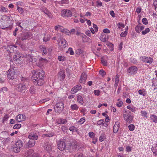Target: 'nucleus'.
Instances as JSON below:
<instances>
[{
	"mask_svg": "<svg viewBox=\"0 0 157 157\" xmlns=\"http://www.w3.org/2000/svg\"><path fill=\"white\" fill-rule=\"evenodd\" d=\"M85 121V117L82 118L80 119V120L78 121L77 123L80 124H82Z\"/></svg>",
	"mask_w": 157,
	"mask_h": 157,
	"instance_id": "37",
	"label": "nucleus"
},
{
	"mask_svg": "<svg viewBox=\"0 0 157 157\" xmlns=\"http://www.w3.org/2000/svg\"><path fill=\"white\" fill-rule=\"evenodd\" d=\"M99 73L102 77H104L106 74L105 71L102 69L99 71Z\"/></svg>",
	"mask_w": 157,
	"mask_h": 157,
	"instance_id": "41",
	"label": "nucleus"
},
{
	"mask_svg": "<svg viewBox=\"0 0 157 157\" xmlns=\"http://www.w3.org/2000/svg\"><path fill=\"white\" fill-rule=\"evenodd\" d=\"M58 78L61 80H63L65 78V71H60L58 73Z\"/></svg>",
	"mask_w": 157,
	"mask_h": 157,
	"instance_id": "17",
	"label": "nucleus"
},
{
	"mask_svg": "<svg viewBox=\"0 0 157 157\" xmlns=\"http://www.w3.org/2000/svg\"><path fill=\"white\" fill-rule=\"evenodd\" d=\"M32 81L36 86H41L44 83V78L45 76V73L43 70H33L32 71Z\"/></svg>",
	"mask_w": 157,
	"mask_h": 157,
	"instance_id": "1",
	"label": "nucleus"
},
{
	"mask_svg": "<svg viewBox=\"0 0 157 157\" xmlns=\"http://www.w3.org/2000/svg\"><path fill=\"white\" fill-rule=\"evenodd\" d=\"M97 6H99L100 7L102 5V3L100 1H97Z\"/></svg>",
	"mask_w": 157,
	"mask_h": 157,
	"instance_id": "62",
	"label": "nucleus"
},
{
	"mask_svg": "<svg viewBox=\"0 0 157 157\" xmlns=\"http://www.w3.org/2000/svg\"><path fill=\"white\" fill-rule=\"evenodd\" d=\"M128 127L129 130L130 131H133L135 128V126L133 124L129 125Z\"/></svg>",
	"mask_w": 157,
	"mask_h": 157,
	"instance_id": "42",
	"label": "nucleus"
},
{
	"mask_svg": "<svg viewBox=\"0 0 157 157\" xmlns=\"http://www.w3.org/2000/svg\"><path fill=\"white\" fill-rule=\"evenodd\" d=\"M135 29L137 33H139L140 32V25H136L135 27Z\"/></svg>",
	"mask_w": 157,
	"mask_h": 157,
	"instance_id": "40",
	"label": "nucleus"
},
{
	"mask_svg": "<svg viewBox=\"0 0 157 157\" xmlns=\"http://www.w3.org/2000/svg\"><path fill=\"white\" fill-rule=\"evenodd\" d=\"M141 61L146 63L151 64L153 62V59L150 57H147L145 56H142L140 57Z\"/></svg>",
	"mask_w": 157,
	"mask_h": 157,
	"instance_id": "11",
	"label": "nucleus"
},
{
	"mask_svg": "<svg viewBox=\"0 0 157 157\" xmlns=\"http://www.w3.org/2000/svg\"><path fill=\"white\" fill-rule=\"evenodd\" d=\"M150 118L153 122L155 123H157V117L155 115L153 114L151 115Z\"/></svg>",
	"mask_w": 157,
	"mask_h": 157,
	"instance_id": "30",
	"label": "nucleus"
},
{
	"mask_svg": "<svg viewBox=\"0 0 157 157\" xmlns=\"http://www.w3.org/2000/svg\"><path fill=\"white\" fill-rule=\"evenodd\" d=\"M21 56L19 54H17L15 55L13 58L14 63L16 64L20 63H21L20 59Z\"/></svg>",
	"mask_w": 157,
	"mask_h": 157,
	"instance_id": "12",
	"label": "nucleus"
},
{
	"mask_svg": "<svg viewBox=\"0 0 157 157\" xmlns=\"http://www.w3.org/2000/svg\"><path fill=\"white\" fill-rule=\"evenodd\" d=\"M94 93L95 95L98 96L100 95V91L99 90H94Z\"/></svg>",
	"mask_w": 157,
	"mask_h": 157,
	"instance_id": "54",
	"label": "nucleus"
},
{
	"mask_svg": "<svg viewBox=\"0 0 157 157\" xmlns=\"http://www.w3.org/2000/svg\"><path fill=\"white\" fill-rule=\"evenodd\" d=\"M101 62L102 64L103 65H104L105 66H106L107 65V62L104 59H102L101 60Z\"/></svg>",
	"mask_w": 157,
	"mask_h": 157,
	"instance_id": "64",
	"label": "nucleus"
},
{
	"mask_svg": "<svg viewBox=\"0 0 157 157\" xmlns=\"http://www.w3.org/2000/svg\"><path fill=\"white\" fill-rule=\"evenodd\" d=\"M16 24L17 25L20 27L21 29L23 28V26H24L23 23L22 24L21 22L18 21L16 23Z\"/></svg>",
	"mask_w": 157,
	"mask_h": 157,
	"instance_id": "50",
	"label": "nucleus"
},
{
	"mask_svg": "<svg viewBox=\"0 0 157 157\" xmlns=\"http://www.w3.org/2000/svg\"><path fill=\"white\" fill-rule=\"evenodd\" d=\"M104 121L103 119L100 120L98 121L97 123V124L98 125H101L104 124Z\"/></svg>",
	"mask_w": 157,
	"mask_h": 157,
	"instance_id": "43",
	"label": "nucleus"
},
{
	"mask_svg": "<svg viewBox=\"0 0 157 157\" xmlns=\"http://www.w3.org/2000/svg\"><path fill=\"white\" fill-rule=\"evenodd\" d=\"M151 150L155 155H157V144L153 145V146L152 147Z\"/></svg>",
	"mask_w": 157,
	"mask_h": 157,
	"instance_id": "27",
	"label": "nucleus"
},
{
	"mask_svg": "<svg viewBox=\"0 0 157 157\" xmlns=\"http://www.w3.org/2000/svg\"><path fill=\"white\" fill-rule=\"evenodd\" d=\"M30 36L28 33H22L20 37L17 38V40L18 39H21V40H25L27 39Z\"/></svg>",
	"mask_w": 157,
	"mask_h": 157,
	"instance_id": "15",
	"label": "nucleus"
},
{
	"mask_svg": "<svg viewBox=\"0 0 157 157\" xmlns=\"http://www.w3.org/2000/svg\"><path fill=\"white\" fill-rule=\"evenodd\" d=\"M36 144V141L29 139V140L26 144V147L27 148H31L34 147Z\"/></svg>",
	"mask_w": 157,
	"mask_h": 157,
	"instance_id": "13",
	"label": "nucleus"
},
{
	"mask_svg": "<svg viewBox=\"0 0 157 157\" xmlns=\"http://www.w3.org/2000/svg\"><path fill=\"white\" fill-rule=\"evenodd\" d=\"M43 12H44V13L46 14L48 17L50 18H52V13L47 10L45 9V10H43Z\"/></svg>",
	"mask_w": 157,
	"mask_h": 157,
	"instance_id": "26",
	"label": "nucleus"
},
{
	"mask_svg": "<svg viewBox=\"0 0 157 157\" xmlns=\"http://www.w3.org/2000/svg\"><path fill=\"white\" fill-rule=\"evenodd\" d=\"M93 27L94 29L96 32H97L98 31V28L96 25L94 24L93 23Z\"/></svg>",
	"mask_w": 157,
	"mask_h": 157,
	"instance_id": "61",
	"label": "nucleus"
},
{
	"mask_svg": "<svg viewBox=\"0 0 157 157\" xmlns=\"http://www.w3.org/2000/svg\"><path fill=\"white\" fill-rule=\"evenodd\" d=\"M16 76L14 69H10L7 72V77L10 80L14 79Z\"/></svg>",
	"mask_w": 157,
	"mask_h": 157,
	"instance_id": "7",
	"label": "nucleus"
},
{
	"mask_svg": "<svg viewBox=\"0 0 157 157\" xmlns=\"http://www.w3.org/2000/svg\"><path fill=\"white\" fill-rule=\"evenodd\" d=\"M66 58L63 56H59L58 57V59L59 61L63 62L66 60Z\"/></svg>",
	"mask_w": 157,
	"mask_h": 157,
	"instance_id": "32",
	"label": "nucleus"
},
{
	"mask_svg": "<svg viewBox=\"0 0 157 157\" xmlns=\"http://www.w3.org/2000/svg\"><path fill=\"white\" fill-rule=\"evenodd\" d=\"M9 116L8 114H6L4 117H3V119H2V121L3 123L5 121H7V120L9 118Z\"/></svg>",
	"mask_w": 157,
	"mask_h": 157,
	"instance_id": "46",
	"label": "nucleus"
},
{
	"mask_svg": "<svg viewBox=\"0 0 157 157\" xmlns=\"http://www.w3.org/2000/svg\"><path fill=\"white\" fill-rule=\"evenodd\" d=\"M54 133H49L48 134H45L44 135V136L47 137H51L53 136L54 135Z\"/></svg>",
	"mask_w": 157,
	"mask_h": 157,
	"instance_id": "51",
	"label": "nucleus"
},
{
	"mask_svg": "<svg viewBox=\"0 0 157 157\" xmlns=\"http://www.w3.org/2000/svg\"><path fill=\"white\" fill-rule=\"evenodd\" d=\"M77 91L76 90V89H75V86H74L71 90V94H73L75 93H76L77 92Z\"/></svg>",
	"mask_w": 157,
	"mask_h": 157,
	"instance_id": "47",
	"label": "nucleus"
},
{
	"mask_svg": "<svg viewBox=\"0 0 157 157\" xmlns=\"http://www.w3.org/2000/svg\"><path fill=\"white\" fill-rule=\"evenodd\" d=\"M117 26L118 27V28L119 29H120L121 27H122V28H124L125 26L124 25L122 24L120 22L118 24H117Z\"/></svg>",
	"mask_w": 157,
	"mask_h": 157,
	"instance_id": "52",
	"label": "nucleus"
},
{
	"mask_svg": "<svg viewBox=\"0 0 157 157\" xmlns=\"http://www.w3.org/2000/svg\"><path fill=\"white\" fill-rule=\"evenodd\" d=\"M64 108V104L62 101L57 102L55 106L54 110L56 113H60L63 110Z\"/></svg>",
	"mask_w": 157,
	"mask_h": 157,
	"instance_id": "4",
	"label": "nucleus"
},
{
	"mask_svg": "<svg viewBox=\"0 0 157 157\" xmlns=\"http://www.w3.org/2000/svg\"><path fill=\"white\" fill-rule=\"evenodd\" d=\"M58 42H59V43H61V44H62L63 48H65L66 47V46L67 45V42L66 40L63 39H61L59 40H57Z\"/></svg>",
	"mask_w": 157,
	"mask_h": 157,
	"instance_id": "21",
	"label": "nucleus"
},
{
	"mask_svg": "<svg viewBox=\"0 0 157 157\" xmlns=\"http://www.w3.org/2000/svg\"><path fill=\"white\" fill-rule=\"evenodd\" d=\"M58 26L59 28L60 29V31L63 33H64V30H65V29H64V28L63 27L61 26H60V25H58Z\"/></svg>",
	"mask_w": 157,
	"mask_h": 157,
	"instance_id": "63",
	"label": "nucleus"
},
{
	"mask_svg": "<svg viewBox=\"0 0 157 157\" xmlns=\"http://www.w3.org/2000/svg\"><path fill=\"white\" fill-rule=\"evenodd\" d=\"M100 39L101 41L103 42H105L107 40L106 36L105 35L101 36L100 37Z\"/></svg>",
	"mask_w": 157,
	"mask_h": 157,
	"instance_id": "35",
	"label": "nucleus"
},
{
	"mask_svg": "<svg viewBox=\"0 0 157 157\" xmlns=\"http://www.w3.org/2000/svg\"><path fill=\"white\" fill-rule=\"evenodd\" d=\"M86 79L87 75L85 73H82L81 75L79 82L81 83H84Z\"/></svg>",
	"mask_w": 157,
	"mask_h": 157,
	"instance_id": "14",
	"label": "nucleus"
},
{
	"mask_svg": "<svg viewBox=\"0 0 157 157\" xmlns=\"http://www.w3.org/2000/svg\"><path fill=\"white\" fill-rule=\"evenodd\" d=\"M142 115L144 117L147 118V112L145 111H142L141 112Z\"/></svg>",
	"mask_w": 157,
	"mask_h": 157,
	"instance_id": "55",
	"label": "nucleus"
},
{
	"mask_svg": "<svg viewBox=\"0 0 157 157\" xmlns=\"http://www.w3.org/2000/svg\"><path fill=\"white\" fill-rule=\"evenodd\" d=\"M105 138V134H101V135L100 136L99 140L102 142L104 140V139Z\"/></svg>",
	"mask_w": 157,
	"mask_h": 157,
	"instance_id": "36",
	"label": "nucleus"
},
{
	"mask_svg": "<svg viewBox=\"0 0 157 157\" xmlns=\"http://www.w3.org/2000/svg\"><path fill=\"white\" fill-rule=\"evenodd\" d=\"M0 12H7V8L3 6H1Z\"/></svg>",
	"mask_w": 157,
	"mask_h": 157,
	"instance_id": "44",
	"label": "nucleus"
},
{
	"mask_svg": "<svg viewBox=\"0 0 157 157\" xmlns=\"http://www.w3.org/2000/svg\"><path fill=\"white\" fill-rule=\"evenodd\" d=\"M150 31V29L149 28H147L145 29V30L143 31L142 32V33L143 35H145L149 32Z\"/></svg>",
	"mask_w": 157,
	"mask_h": 157,
	"instance_id": "38",
	"label": "nucleus"
},
{
	"mask_svg": "<svg viewBox=\"0 0 157 157\" xmlns=\"http://www.w3.org/2000/svg\"><path fill=\"white\" fill-rule=\"evenodd\" d=\"M138 68L136 66H131L127 70L128 73L130 75H134L137 73Z\"/></svg>",
	"mask_w": 157,
	"mask_h": 157,
	"instance_id": "8",
	"label": "nucleus"
},
{
	"mask_svg": "<svg viewBox=\"0 0 157 157\" xmlns=\"http://www.w3.org/2000/svg\"><path fill=\"white\" fill-rule=\"evenodd\" d=\"M120 123L118 122H116L113 128V132L114 133H117L120 127Z\"/></svg>",
	"mask_w": 157,
	"mask_h": 157,
	"instance_id": "20",
	"label": "nucleus"
},
{
	"mask_svg": "<svg viewBox=\"0 0 157 157\" xmlns=\"http://www.w3.org/2000/svg\"><path fill=\"white\" fill-rule=\"evenodd\" d=\"M143 23L145 25H147L148 24V21L146 18H144L142 20Z\"/></svg>",
	"mask_w": 157,
	"mask_h": 157,
	"instance_id": "48",
	"label": "nucleus"
},
{
	"mask_svg": "<svg viewBox=\"0 0 157 157\" xmlns=\"http://www.w3.org/2000/svg\"><path fill=\"white\" fill-rule=\"evenodd\" d=\"M127 33L128 32L127 31H125L124 32H123L121 33L120 36L122 37H125L127 35Z\"/></svg>",
	"mask_w": 157,
	"mask_h": 157,
	"instance_id": "49",
	"label": "nucleus"
},
{
	"mask_svg": "<svg viewBox=\"0 0 157 157\" xmlns=\"http://www.w3.org/2000/svg\"><path fill=\"white\" fill-rule=\"evenodd\" d=\"M58 148L60 151H63L66 148V146L65 143V140H60L57 143Z\"/></svg>",
	"mask_w": 157,
	"mask_h": 157,
	"instance_id": "6",
	"label": "nucleus"
},
{
	"mask_svg": "<svg viewBox=\"0 0 157 157\" xmlns=\"http://www.w3.org/2000/svg\"><path fill=\"white\" fill-rule=\"evenodd\" d=\"M145 91H146L145 90H144V89H140L139 90L138 93L140 94L141 95H142L143 96H144L146 94Z\"/></svg>",
	"mask_w": 157,
	"mask_h": 157,
	"instance_id": "31",
	"label": "nucleus"
},
{
	"mask_svg": "<svg viewBox=\"0 0 157 157\" xmlns=\"http://www.w3.org/2000/svg\"><path fill=\"white\" fill-rule=\"evenodd\" d=\"M38 136L34 134H30L28 138L29 139L35 141L38 139Z\"/></svg>",
	"mask_w": 157,
	"mask_h": 157,
	"instance_id": "22",
	"label": "nucleus"
},
{
	"mask_svg": "<svg viewBox=\"0 0 157 157\" xmlns=\"http://www.w3.org/2000/svg\"><path fill=\"white\" fill-rule=\"evenodd\" d=\"M119 100H120L119 99H117V101H119V102L117 103V105L118 107H120L122 106V105H123V103L122 101H119Z\"/></svg>",
	"mask_w": 157,
	"mask_h": 157,
	"instance_id": "39",
	"label": "nucleus"
},
{
	"mask_svg": "<svg viewBox=\"0 0 157 157\" xmlns=\"http://www.w3.org/2000/svg\"><path fill=\"white\" fill-rule=\"evenodd\" d=\"M89 136L90 137L93 138L94 137L95 135L93 132H89Z\"/></svg>",
	"mask_w": 157,
	"mask_h": 157,
	"instance_id": "57",
	"label": "nucleus"
},
{
	"mask_svg": "<svg viewBox=\"0 0 157 157\" xmlns=\"http://www.w3.org/2000/svg\"><path fill=\"white\" fill-rule=\"evenodd\" d=\"M17 9L21 14H22L23 13L24 10L22 8H21L19 7H17Z\"/></svg>",
	"mask_w": 157,
	"mask_h": 157,
	"instance_id": "56",
	"label": "nucleus"
},
{
	"mask_svg": "<svg viewBox=\"0 0 157 157\" xmlns=\"http://www.w3.org/2000/svg\"><path fill=\"white\" fill-rule=\"evenodd\" d=\"M43 147L45 149L48 151H49L52 150L54 146L51 142L46 141L44 142Z\"/></svg>",
	"mask_w": 157,
	"mask_h": 157,
	"instance_id": "10",
	"label": "nucleus"
},
{
	"mask_svg": "<svg viewBox=\"0 0 157 157\" xmlns=\"http://www.w3.org/2000/svg\"><path fill=\"white\" fill-rule=\"evenodd\" d=\"M25 119V117L22 114H19L17 116L16 120L17 121L21 122L24 121Z\"/></svg>",
	"mask_w": 157,
	"mask_h": 157,
	"instance_id": "16",
	"label": "nucleus"
},
{
	"mask_svg": "<svg viewBox=\"0 0 157 157\" xmlns=\"http://www.w3.org/2000/svg\"><path fill=\"white\" fill-rule=\"evenodd\" d=\"M21 80L23 82H24V83L25 82V83L23 84H19L17 87L16 90L20 93V94H23L25 93L26 90V88L25 84H28V79L27 78H25L22 77L21 78Z\"/></svg>",
	"mask_w": 157,
	"mask_h": 157,
	"instance_id": "2",
	"label": "nucleus"
},
{
	"mask_svg": "<svg viewBox=\"0 0 157 157\" xmlns=\"http://www.w3.org/2000/svg\"><path fill=\"white\" fill-rule=\"evenodd\" d=\"M22 57L25 58L27 60L29 61L30 62H32L33 61V57L32 55H27V54H25V55H23V56H22Z\"/></svg>",
	"mask_w": 157,
	"mask_h": 157,
	"instance_id": "19",
	"label": "nucleus"
},
{
	"mask_svg": "<svg viewBox=\"0 0 157 157\" xmlns=\"http://www.w3.org/2000/svg\"><path fill=\"white\" fill-rule=\"evenodd\" d=\"M88 39V37L86 36L84 37V38H82V42H87Z\"/></svg>",
	"mask_w": 157,
	"mask_h": 157,
	"instance_id": "58",
	"label": "nucleus"
},
{
	"mask_svg": "<svg viewBox=\"0 0 157 157\" xmlns=\"http://www.w3.org/2000/svg\"><path fill=\"white\" fill-rule=\"evenodd\" d=\"M127 108L130 110H131L133 112H135L136 110V109L135 107L133 106H131L130 105H128L127 106Z\"/></svg>",
	"mask_w": 157,
	"mask_h": 157,
	"instance_id": "34",
	"label": "nucleus"
},
{
	"mask_svg": "<svg viewBox=\"0 0 157 157\" xmlns=\"http://www.w3.org/2000/svg\"><path fill=\"white\" fill-rule=\"evenodd\" d=\"M40 48L43 54H46L47 53V50L44 45H41L40 46Z\"/></svg>",
	"mask_w": 157,
	"mask_h": 157,
	"instance_id": "25",
	"label": "nucleus"
},
{
	"mask_svg": "<svg viewBox=\"0 0 157 157\" xmlns=\"http://www.w3.org/2000/svg\"><path fill=\"white\" fill-rule=\"evenodd\" d=\"M60 2L62 4H67L68 3V0H62Z\"/></svg>",
	"mask_w": 157,
	"mask_h": 157,
	"instance_id": "60",
	"label": "nucleus"
},
{
	"mask_svg": "<svg viewBox=\"0 0 157 157\" xmlns=\"http://www.w3.org/2000/svg\"><path fill=\"white\" fill-rule=\"evenodd\" d=\"M56 122L59 124H64L67 122V121L65 119L59 118L56 120Z\"/></svg>",
	"mask_w": 157,
	"mask_h": 157,
	"instance_id": "24",
	"label": "nucleus"
},
{
	"mask_svg": "<svg viewBox=\"0 0 157 157\" xmlns=\"http://www.w3.org/2000/svg\"><path fill=\"white\" fill-rule=\"evenodd\" d=\"M36 88L34 86H31L29 89V92L31 94H34L36 93Z\"/></svg>",
	"mask_w": 157,
	"mask_h": 157,
	"instance_id": "28",
	"label": "nucleus"
},
{
	"mask_svg": "<svg viewBox=\"0 0 157 157\" xmlns=\"http://www.w3.org/2000/svg\"><path fill=\"white\" fill-rule=\"evenodd\" d=\"M77 101L80 104L83 105L84 103L83 98L81 95H78L77 97Z\"/></svg>",
	"mask_w": 157,
	"mask_h": 157,
	"instance_id": "29",
	"label": "nucleus"
},
{
	"mask_svg": "<svg viewBox=\"0 0 157 157\" xmlns=\"http://www.w3.org/2000/svg\"><path fill=\"white\" fill-rule=\"evenodd\" d=\"M21 125L20 124H16L14 126L13 128L14 129H16V128L19 129L21 128Z\"/></svg>",
	"mask_w": 157,
	"mask_h": 157,
	"instance_id": "53",
	"label": "nucleus"
},
{
	"mask_svg": "<svg viewBox=\"0 0 157 157\" xmlns=\"http://www.w3.org/2000/svg\"><path fill=\"white\" fill-rule=\"evenodd\" d=\"M71 107L72 110H78V107L75 104L71 105Z\"/></svg>",
	"mask_w": 157,
	"mask_h": 157,
	"instance_id": "33",
	"label": "nucleus"
},
{
	"mask_svg": "<svg viewBox=\"0 0 157 157\" xmlns=\"http://www.w3.org/2000/svg\"><path fill=\"white\" fill-rule=\"evenodd\" d=\"M35 154L33 150L30 149L27 152V157H33Z\"/></svg>",
	"mask_w": 157,
	"mask_h": 157,
	"instance_id": "23",
	"label": "nucleus"
},
{
	"mask_svg": "<svg viewBox=\"0 0 157 157\" xmlns=\"http://www.w3.org/2000/svg\"><path fill=\"white\" fill-rule=\"evenodd\" d=\"M75 86V89H76V90L77 91L81 90L82 88L80 84L77 85Z\"/></svg>",
	"mask_w": 157,
	"mask_h": 157,
	"instance_id": "45",
	"label": "nucleus"
},
{
	"mask_svg": "<svg viewBox=\"0 0 157 157\" xmlns=\"http://www.w3.org/2000/svg\"><path fill=\"white\" fill-rule=\"evenodd\" d=\"M123 115L124 120L127 123L130 124L132 121L133 117L131 115V112L129 110L124 109L123 111Z\"/></svg>",
	"mask_w": 157,
	"mask_h": 157,
	"instance_id": "3",
	"label": "nucleus"
},
{
	"mask_svg": "<svg viewBox=\"0 0 157 157\" xmlns=\"http://www.w3.org/2000/svg\"><path fill=\"white\" fill-rule=\"evenodd\" d=\"M68 52H69V53L71 55H73L74 54V52L72 50V48H68Z\"/></svg>",
	"mask_w": 157,
	"mask_h": 157,
	"instance_id": "59",
	"label": "nucleus"
},
{
	"mask_svg": "<svg viewBox=\"0 0 157 157\" xmlns=\"http://www.w3.org/2000/svg\"><path fill=\"white\" fill-rule=\"evenodd\" d=\"M61 16L63 17H71L72 15V12L67 9H64L61 12Z\"/></svg>",
	"mask_w": 157,
	"mask_h": 157,
	"instance_id": "9",
	"label": "nucleus"
},
{
	"mask_svg": "<svg viewBox=\"0 0 157 157\" xmlns=\"http://www.w3.org/2000/svg\"><path fill=\"white\" fill-rule=\"evenodd\" d=\"M17 46L9 45L8 46L6 47L7 51L10 53L13 52L15 48H16Z\"/></svg>",
	"mask_w": 157,
	"mask_h": 157,
	"instance_id": "18",
	"label": "nucleus"
},
{
	"mask_svg": "<svg viewBox=\"0 0 157 157\" xmlns=\"http://www.w3.org/2000/svg\"><path fill=\"white\" fill-rule=\"evenodd\" d=\"M22 142L21 140H18L13 145V150L15 153H18L21 150V148L22 147Z\"/></svg>",
	"mask_w": 157,
	"mask_h": 157,
	"instance_id": "5",
	"label": "nucleus"
}]
</instances>
